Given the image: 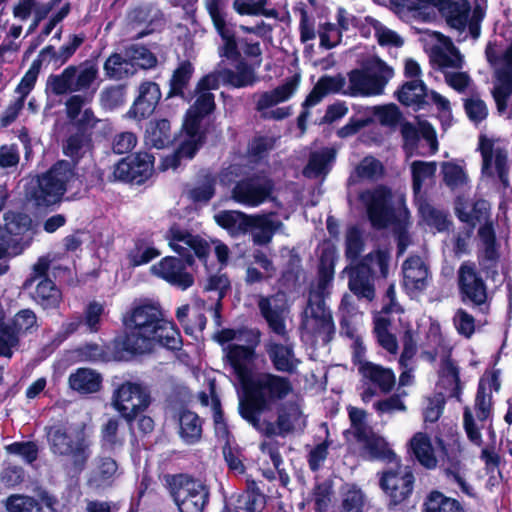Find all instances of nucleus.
Instances as JSON below:
<instances>
[{"mask_svg":"<svg viewBox=\"0 0 512 512\" xmlns=\"http://www.w3.org/2000/svg\"><path fill=\"white\" fill-rule=\"evenodd\" d=\"M444 183L452 190L465 187L469 178L463 167L453 162H443L441 164Z\"/></svg>","mask_w":512,"mask_h":512,"instance_id":"56","label":"nucleus"},{"mask_svg":"<svg viewBox=\"0 0 512 512\" xmlns=\"http://www.w3.org/2000/svg\"><path fill=\"white\" fill-rule=\"evenodd\" d=\"M284 228V223L277 218L274 212L250 216L249 231L255 245L266 246L270 244L273 236L276 233L283 232Z\"/></svg>","mask_w":512,"mask_h":512,"instance_id":"29","label":"nucleus"},{"mask_svg":"<svg viewBox=\"0 0 512 512\" xmlns=\"http://www.w3.org/2000/svg\"><path fill=\"white\" fill-rule=\"evenodd\" d=\"M163 480L179 512H203L210 495L206 484L185 473L166 474Z\"/></svg>","mask_w":512,"mask_h":512,"instance_id":"7","label":"nucleus"},{"mask_svg":"<svg viewBox=\"0 0 512 512\" xmlns=\"http://www.w3.org/2000/svg\"><path fill=\"white\" fill-rule=\"evenodd\" d=\"M179 435L187 444H194L201 439L202 421L199 416L189 410L181 411L178 415Z\"/></svg>","mask_w":512,"mask_h":512,"instance_id":"47","label":"nucleus"},{"mask_svg":"<svg viewBox=\"0 0 512 512\" xmlns=\"http://www.w3.org/2000/svg\"><path fill=\"white\" fill-rule=\"evenodd\" d=\"M274 189L273 181L262 175H254L238 181L231 191V197L239 204L257 207L270 199Z\"/></svg>","mask_w":512,"mask_h":512,"instance_id":"19","label":"nucleus"},{"mask_svg":"<svg viewBox=\"0 0 512 512\" xmlns=\"http://www.w3.org/2000/svg\"><path fill=\"white\" fill-rule=\"evenodd\" d=\"M92 95H71L65 101L66 117L77 129L76 132H85L90 136L94 131L106 135L112 131L111 123L107 119L98 118L92 108L86 107Z\"/></svg>","mask_w":512,"mask_h":512,"instance_id":"16","label":"nucleus"},{"mask_svg":"<svg viewBox=\"0 0 512 512\" xmlns=\"http://www.w3.org/2000/svg\"><path fill=\"white\" fill-rule=\"evenodd\" d=\"M172 141L171 126L167 119H160L149 123L146 129V143L162 149Z\"/></svg>","mask_w":512,"mask_h":512,"instance_id":"52","label":"nucleus"},{"mask_svg":"<svg viewBox=\"0 0 512 512\" xmlns=\"http://www.w3.org/2000/svg\"><path fill=\"white\" fill-rule=\"evenodd\" d=\"M51 453L71 462L73 469L81 472L91 457V440L84 426L56 423L45 427Z\"/></svg>","mask_w":512,"mask_h":512,"instance_id":"2","label":"nucleus"},{"mask_svg":"<svg viewBox=\"0 0 512 512\" xmlns=\"http://www.w3.org/2000/svg\"><path fill=\"white\" fill-rule=\"evenodd\" d=\"M124 53L131 65H133V68L139 66L140 68L148 69L152 68L157 63V59L153 53L144 46L132 44L125 48Z\"/></svg>","mask_w":512,"mask_h":512,"instance_id":"61","label":"nucleus"},{"mask_svg":"<svg viewBox=\"0 0 512 512\" xmlns=\"http://www.w3.org/2000/svg\"><path fill=\"white\" fill-rule=\"evenodd\" d=\"M298 85L299 76L294 75L272 90L254 94L255 109L263 119L283 120L289 117L291 115L290 107L272 108L290 99L296 92Z\"/></svg>","mask_w":512,"mask_h":512,"instance_id":"17","label":"nucleus"},{"mask_svg":"<svg viewBox=\"0 0 512 512\" xmlns=\"http://www.w3.org/2000/svg\"><path fill=\"white\" fill-rule=\"evenodd\" d=\"M478 150L482 157L481 173L487 178H497L504 187L509 184V153L499 138L480 135Z\"/></svg>","mask_w":512,"mask_h":512,"instance_id":"14","label":"nucleus"},{"mask_svg":"<svg viewBox=\"0 0 512 512\" xmlns=\"http://www.w3.org/2000/svg\"><path fill=\"white\" fill-rule=\"evenodd\" d=\"M335 159V151L331 148H322L310 154L308 163L303 174L308 178H316L326 175Z\"/></svg>","mask_w":512,"mask_h":512,"instance_id":"48","label":"nucleus"},{"mask_svg":"<svg viewBox=\"0 0 512 512\" xmlns=\"http://www.w3.org/2000/svg\"><path fill=\"white\" fill-rule=\"evenodd\" d=\"M420 129L409 122L401 124V135L404 140V148L408 153L412 154L419 141V135L422 134L423 138L428 142L431 152L435 153L438 149V142L436 139L434 129L428 123H419Z\"/></svg>","mask_w":512,"mask_h":512,"instance_id":"36","label":"nucleus"},{"mask_svg":"<svg viewBox=\"0 0 512 512\" xmlns=\"http://www.w3.org/2000/svg\"><path fill=\"white\" fill-rule=\"evenodd\" d=\"M252 336L254 339L248 345L231 344L225 349L226 358L242 383H245L250 376L251 366L255 359V347L259 342L258 333H254Z\"/></svg>","mask_w":512,"mask_h":512,"instance_id":"26","label":"nucleus"},{"mask_svg":"<svg viewBox=\"0 0 512 512\" xmlns=\"http://www.w3.org/2000/svg\"><path fill=\"white\" fill-rule=\"evenodd\" d=\"M37 317L31 309H23L15 314L11 322L0 321V355L10 358L12 348L19 342V335L37 328Z\"/></svg>","mask_w":512,"mask_h":512,"instance_id":"21","label":"nucleus"},{"mask_svg":"<svg viewBox=\"0 0 512 512\" xmlns=\"http://www.w3.org/2000/svg\"><path fill=\"white\" fill-rule=\"evenodd\" d=\"M441 0H390V8L404 21L432 22Z\"/></svg>","mask_w":512,"mask_h":512,"instance_id":"24","label":"nucleus"},{"mask_svg":"<svg viewBox=\"0 0 512 512\" xmlns=\"http://www.w3.org/2000/svg\"><path fill=\"white\" fill-rule=\"evenodd\" d=\"M403 284L409 292H420L428 283V268L418 256H413L404 261L402 266Z\"/></svg>","mask_w":512,"mask_h":512,"instance_id":"33","label":"nucleus"},{"mask_svg":"<svg viewBox=\"0 0 512 512\" xmlns=\"http://www.w3.org/2000/svg\"><path fill=\"white\" fill-rule=\"evenodd\" d=\"M393 69L379 58L369 60L362 69H354L348 74L347 91L350 96H376L393 77Z\"/></svg>","mask_w":512,"mask_h":512,"instance_id":"10","label":"nucleus"},{"mask_svg":"<svg viewBox=\"0 0 512 512\" xmlns=\"http://www.w3.org/2000/svg\"><path fill=\"white\" fill-rule=\"evenodd\" d=\"M426 512H464L459 501L446 497L440 492H432L425 502Z\"/></svg>","mask_w":512,"mask_h":512,"instance_id":"57","label":"nucleus"},{"mask_svg":"<svg viewBox=\"0 0 512 512\" xmlns=\"http://www.w3.org/2000/svg\"><path fill=\"white\" fill-rule=\"evenodd\" d=\"M69 387L80 394H92L100 390L102 376L96 370L79 368L68 378Z\"/></svg>","mask_w":512,"mask_h":512,"instance_id":"40","label":"nucleus"},{"mask_svg":"<svg viewBox=\"0 0 512 512\" xmlns=\"http://www.w3.org/2000/svg\"><path fill=\"white\" fill-rule=\"evenodd\" d=\"M347 91L346 79L342 75L323 76L321 77L313 90L307 96L303 103L304 107H310L318 104L322 98L331 93H339Z\"/></svg>","mask_w":512,"mask_h":512,"instance_id":"39","label":"nucleus"},{"mask_svg":"<svg viewBox=\"0 0 512 512\" xmlns=\"http://www.w3.org/2000/svg\"><path fill=\"white\" fill-rule=\"evenodd\" d=\"M334 276L332 262L321 260L317 281L311 285L308 302L325 304L324 299L330 294Z\"/></svg>","mask_w":512,"mask_h":512,"instance_id":"42","label":"nucleus"},{"mask_svg":"<svg viewBox=\"0 0 512 512\" xmlns=\"http://www.w3.org/2000/svg\"><path fill=\"white\" fill-rule=\"evenodd\" d=\"M359 373L365 380L374 384L385 394L390 393L396 383L395 374L390 368H385L373 362L361 363Z\"/></svg>","mask_w":512,"mask_h":512,"instance_id":"37","label":"nucleus"},{"mask_svg":"<svg viewBox=\"0 0 512 512\" xmlns=\"http://www.w3.org/2000/svg\"><path fill=\"white\" fill-rule=\"evenodd\" d=\"M419 212L426 224L434 227L437 231L441 232L448 228L449 222L446 213L435 208L430 203L422 202L419 205Z\"/></svg>","mask_w":512,"mask_h":512,"instance_id":"63","label":"nucleus"},{"mask_svg":"<svg viewBox=\"0 0 512 512\" xmlns=\"http://www.w3.org/2000/svg\"><path fill=\"white\" fill-rule=\"evenodd\" d=\"M457 288L463 304L485 312L488 309V287L476 264L464 261L457 270Z\"/></svg>","mask_w":512,"mask_h":512,"instance_id":"15","label":"nucleus"},{"mask_svg":"<svg viewBox=\"0 0 512 512\" xmlns=\"http://www.w3.org/2000/svg\"><path fill=\"white\" fill-rule=\"evenodd\" d=\"M438 44L432 48V60L438 68L444 73L445 71L461 70L464 66V56L459 49L453 44L450 37L439 32H435Z\"/></svg>","mask_w":512,"mask_h":512,"instance_id":"28","label":"nucleus"},{"mask_svg":"<svg viewBox=\"0 0 512 512\" xmlns=\"http://www.w3.org/2000/svg\"><path fill=\"white\" fill-rule=\"evenodd\" d=\"M250 216L240 211L225 210L215 214L214 219L232 236H239L249 231Z\"/></svg>","mask_w":512,"mask_h":512,"instance_id":"46","label":"nucleus"},{"mask_svg":"<svg viewBox=\"0 0 512 512\" xmlns=\"http://www.w3.org/2000/svg\"><path fill=\"white\" fill-rule=\"evenodd\" d=\"M7 512H44L42 504L32 496L13 494L5 500Z\"/></svg>","mask_w":512,"mask_h":512,"instance_id":"59","label":"nucleus"},{"mask_svg":"<svg viewBox=\"0 0 512 512\" xmlns=\"http://www.w3.org/2000/svg\"><path fill=\"white\" fill-rule=\"evenodd\" d=\"M186 261L175 257H165L151 267L153 274L182 289H187L193 282V276L186 271Z\"/></svg>","mask_w":512,"mask_h":512,"instance_id":"31","label":"nucleus"},{"mask_svg":"<svg viewBox=\"0 0 512 512\" xmlns=\"http://www.w3.org/2000/svg\"><path fill=\"white\" fill-rule=\"evenodd\" d=\"M106 75L117 80L129 77L136 71L127 57L121 54L111 55L104 63Z\"/></svg>","mask_w":512,"mask_h":512,"instance_id":"55","label":"nucleus"},{"mask_svg":"<svg viewBox=\"0 0 512 512\" xmlns=\"http://www.w3.org/2000/svg\"><path fill=\"white\" fill-rule=\"evenodd\" d=\"M122 418L111 417L101 428V441L102 445L108 449H116L122 447L125 443L127 432L132 433V429L129 430V426L124 425Z\"/></svg>","mask_w":512,"mask_h":512,"instance_id":"41","label":"nucleus"},{"mask_svg":"<svg viewBox=\"0 0 512 512\" xmlns=\"http://www.w3.org/2000/svg\"><path fill=\"white\" fill-rule=\"evenodd\" d=\"M151 404L149 389L141 383L126 381L120 384L111 397L112 407L128 424L129 430L137 416Z\"/></svg>","mask_w":512,"mask_h":512,"instance_id":"12","label":"nucleus"},{"mask_svg":"<svg viewBox=\"0 0 512 512\" xmlns=\"http://www.w3.org/2000/svg\"><path fill=\"white\" fill-rule=\"evenodd\" d=\"M159 255L160 252L156 248L149 246L144 240H137L134 248L129 251L127 259L130 267H137L150 262Z\"/></svg>","mask_w":512,"mask_h":512,"instance_id":"62","label":"nucleus"},{"mask_svg":"<svg viewBox=\"0 0 512 512\" xmlns=\"http://www.w3.org/2000/svg\"><path fill=\"white\" fill-rule=\"evenodd\" d=\"M132 174L135 176L134 182L140 184L144 182L153 171L154 157L148 153H137L128 158Z\"/></svg>","mask_w":512,"mask_h":512,"instance_id":"58","label":"nucleus"},{"mask_svg":"<svg viewBox=\"0 0 512 512\" xmlns=\"http://www.w3.org/2000/svg\"><path fill=\"white\" fill-rule=\"evenodd\" d=\"M397 95L398 100L406 106L421 105L425 103L428 92L422 80L412 79L402 85Z\"/></svg>","mask_w":512,"mask_h":512,"instance_id":"51","label":"nucleus"},{"mask_svg":"<svg viewBox=\"0 0 512 512\" xmlns=\"http://www.w3.org/2000/svg\"><path fill=\"white\" fill-rule=\"evenodd\" d=\"M486 59L493 68L492 96L500 115L512 118V38L505 49L489 43L485 49Z\"/></svg>","mask_w":512,"mask_h":512,"instance_id":"6","label":"nucleus"},{"mask_svg":"<svg viewBox=\"0 0 512 512\" xmlns=\"http://www.w3.org/2000/svg\"><path fill=\"white\" fill-rule=\"evenodd\" d=\"M301 329L303 334L330 341L335 331L331 311L325 304L308 302L303 312Z\"/></svg>","mask_w":512,"mask_h":512,"instance_id":"23","label":"nucleus"},{"mask_svg":"<svg viewBox=\"0 0 512 512\" xmlns=\"http://www.w3.org/2000/svg\"><path fill=\"white\" fill-rule=\"evenodd\" d=\"M194 67L189 61H183L174 70L170 79V91L168 96H181L184 97V89L188 86Z\"/></svg>","mask_w":512,"mask_h":512,"instance_id":"53","label":"nucleus"},{"mask_svg":"<svg viewBox=\"0 0 512 512\" xmlns=\"http://www.w3.org/2000/svg\"><path fill=\"white\" fill-rule=\"evenodd\" d=\"M75 179L76 172L69 161L59 160L30 183L26 197L36 207H51L61 202L69 185Z\"/></svg>","mask_w":512,"mask_h":512,"instance_id":"5","label":"nucleus"},{"mask_svg":"<svg viewBox=\"0 0 512 512\" xmlns=\"http://www.w3.org/2000/svg\"><path fill=\"white\" fill-rule=\"evenodd\" d=\"M128 333L123 349L132 353H144L158 343L167 349H179L182 341L179 331L166 321L158 304L144 303L134 307L125 317Z\"/></svg>","mask_w":512,"mask_h":512,"instance_id":"1","label":"nucleus"},{"mask_svg":"<svg viewBox=\"0 0 512 512\" xmlns=\"http://www.w3.org/2000/svg\"><path fill=\"white\" fill-rule=\"evenodd\" d=\"M216 180L211 175L204 176L203 180L186 190L187 197L195 203L208 202L215 194Z\"/></svg>","mask_w":512,"mask_h":512,"instance_id":"64","label":"nucleus"},{"mask_svg":"<svg viewBox=\"0 0 512 512\" xmlns=\"http://www.w3.org/2000/svg\"><path fill=\"white\" fill-rule=\"evenodd\" d=\"M160 99L161 91L157 83L142 82L138 87V96L128 111V116L136 120L148 118L154 112Z\"/></svg>","mask_w":512,"mask_h":512,"instance_id":"32","label":"nucleus"},{"mask_svg":"<svg viewBox=\"0 0 512 512\" xmlns=\"http://www.w3.org/2000/svg\"><path fill=\"white\" fill-rule=\"evenodd\" d=\"M257 304L271 331L277 336H285L287 329L284 317L286 310L284 295L260 296Z\"/></svg>","mask_w":512,"mask_h":512,"instance_id":"30","label":"nucleus"},{"mask_svg":"<svg viewBox=\"0 0 512 512\" xmlns=\"http://www.w3.org/2000/svg\"><path fill=\"white\" fill-rule=\"evenodd\" d=\"M383 173V166L381 162L374 157H365L356 167L354 172L349 177L350 183H355L358 180H375Z\"/></svg>","mask_w":512,"mask_h":512,"instance_id":"54","label":"nucleus"},{"mask_svg":"<svg viewBox=\"0 0 512 512\" xmlns=\"http://www.w3.org/2000/svg\"><path fill=\"white\" fill-rule=\"evenodd\" d=\"M293 391L291 381L272 373H259L249 387V397L240 399L239 413L250 423V417L259 418L272 405L285 399Z\"/></svg>","mask_w":512,"mask_h":512,"instance_id":"4","label":"nucleus"},{"mask_svg":"<svg viewBox=\"0 0 512 512\" xmlns=\"http://www.w3.org/2000/svg\"><path fill=\"white\" fill-rule=\"evenodd\" d=\"M166 239L169 246L183 257L188 265L193 263L194 255L201 261L206 262V258L211 251V246L206 240L178 226H172L168 230Z\"/></svg>","mask_w":512,"mask_h":512,"instance_id":"20","label":"nucleus"},{"mask_svg":"<svg viewBox=\"0 0 512 512\" xmlns=\"http://www.w3.org/2000/svg\"><path fill=\"white\" fill-rule=\"evenodd\" d=\"M343 273L348 276V288L358 298L371 302L375 298L374 269L366 264H351Z\"/></svg>","mask_w":512,"mask_h":512,"instance_id":"25","label":"nucleus"},{"mask_svg":"<svg viewBox=\"0 0 512 512\" xmlns=\"http://www.w3.org/2000/svg\"><path fill=\"white\" fill-rule=\"evenodd\" d=\"M32 298L45 310L55 309L62 301V294L52 280L43 278L37 281Z\"/></svg>","mask_w":512,"mask_h":512,"instance_id":"45","label":"nucleus"},{"mask_svg":"<svg viewBox=\"0 0 512 512\" xmlns=\"http://www.w3.org/2000/svg\"><path fill=\"white\" fill-rule=\"evenodd\" d=\"M4 227L2 231L8 238L16 239L15 237L27 236L26 243L31 240L34 231L32 228V219L29 215L24 213L8 212L4 216Z\"/></svg>","mask_w":512,"mask_h":512,"instance_id":"44","label":"nucleus"},{"mask_svg":"<svg viewBox=\"0 0 512 512\" xmlns=\"http://www.w3.org/2000/svg\"><path fill=\"white\" fill-rule=\"evenodd\" d=\"M259 433L267 437L286 436L288 434L302 432L306 427V417L300 406L295 402H287L277 410L275 423L259 418L250 417V423Z\"/></svg>","mask_w":512,"mask_h":512,"instance_id":"13","label":"nucleus"},{"mask_svg":"<svg viewBox=\"0 0 512 512\" xmlns=\"http://www.w3.org/2000/svg\"><path fill=\"white\" fill-rule=\"evenodd\" d=\"M118 470L116 461L110 457L100 458L96 468L92 471L88 485L99 489L109 486Z\"/></svg>","mask_w":512,"mask_h":512,"instance_id":"50","label":"nucleus"},{"mask_svg":"<svg viewBox=\"0 0 512 512\" xmlns=\"http://www.w3.org/2000/svg\"><path fill=\"white\" fill-rule=\"evenodd\" d=\"M98 79V67L91 61L79 65H70L60 74H52L47 79V88L56 96L83 92V95H92L93 88Z\"/></svg>","mask_w":512,"mask_h":512,"instance_id":"9","label":"nucleus"},{"mask_svg":"<svg viewBox=\"0 0 512 512\" xmlns=\"http://www.w3.org/2000/svg\"><path fill=\"white\" fill-rule=\"evenodd\" d=\"M258 81L255 68L245 60H239L234 69H222V83L234 88L253 86Z\"/></svg>","mask_w":512,"mask_h":512,"instance_id":"38","label":"nucleus"},{"mask_svg":"<svg viewBox=\"0 0 512 512\" xmlns=\"http://www.w3.org/2000/svg\"><path fill=\"white\" fill-rule=\"evenodd\" d=\"M488 203L485 200H477L470 211L457 205L455 212L460 221L465 222L474 229L476 222L486 220L488 217Z\"/></svg>","mask_w":512,"mask_h":512,"instance_id":"60","label":"nucleus"},{"mask_svg":"<svg viewBox=\"0 0 512 512\" xmlns=\"http://www.w3.org/2000/svg\"><path fill=\"white\" fill-rule=\"evenodd\" d=\"M92 147V138L85 132L70 133L62 142V152L71 160L69 163L73 169L82 159L90 156Z\"/></svg>","mask_w":512,"mask_h":512,"instance_id":"34","label":"nucleus"},{"mask_svg":"<svg viewBox=\"0 0 512 512\" xmlns=\"http://www.w3.org/2000/svg\"><path fill=\"white\" fill-rule=\"evenodd\" d=\"M279 337L283 342L270 338L265 344V350L277 371L293 373L299 363L295 357L294 343L290 340L288 331H286L285 336Z\"/></svg>","mask_w":512,"mask_h":512,"instance_id":"27","label":"nucleus"},{"mask_svg":"<svg viewBox=\"0 0 512 512\" xmlns=\"http://www.w3.org/2000/svg\"><path fill=\"white\" fill-rule=\"evenodd\" d=\"M356 441L363 445V449L370 459H382L391 464L397 462L395 453L389 448L385 439L376 435L373 430H370L364 439L358 437Z\"/></svg>","mask_w":512,"mask_h":512,"instance_id":"43","label":"nucleus"},{"mask_svg":"<svg viewBox=\"0 0 512 512\" xmlns=\"http://www.w3.org/2000/svg\"><path fill=\"white\" fill-rule=\"evenodd\" d=\"M414 476L408 466L395 462L382 474L380 485L392 504L404 502L413 491Z\"/></svg>","mask_w":512,"mask_h":512,"instance_id":"22","label":"nucleus"},{"mask_svg":"<svg viewBox=\"0 0 512 512\" xmlns=\"http://www.w3.org/2000/svg\"><path fill=\"white\" fill-rule=\"evenodd\" d=\"M492 412V395L485 384L479 383L474 411L469 406L464 407L463 426L467 438L476 446H481L484 423L490 418Z\"/></svg>","mask_w":512,"mask_h":512,"instance_id":"18","label":"nucleus"},{"mask_svg":"<svg viewBox=\"0 0 512 512\" xmlns=\"http://www.w3.org/2000/svg\"><path fill=\"white\" fill-rule=\"evenodd\" d=\"M391 197L390 190L383 186L359 193L358 199L374 228L382 229L396 223L399 228H403L408 213L405 209L396 211L391 206Z\"/></svg>","mask_w":512,"mask_h":512,"instance_id":"11","label":"nucleus"},{"mask_svg":"<svg viewBox=\"0 0 512 512\" xmlns=\"http://www.w3.org/2000/svg\"><path fill=\"white\" fill-rule=\"evenodd\" d=\"M410 446L416 459L421 465L433 469L437 465L430 438L427 434L418 432L410 440Z\"/></svg>","mask_w":512,"mask_h":512,"instance_id":"49","label":"nucleus"},{"mask_svg":"<svg viewBox=\"0 0 512 512\" xmlns=\"http://www.w3.org/2000/svg\"><path fill=\"white\" fill-rule=\"evenodd\" d=\"M438 11L449 28L457 32V41H464L468 35L479 38L485 15L481 7L471 9L467 0H441Z\"/></svg>","mask_w":512,"mask_h":512,"instance_id":"8","label":"nucleus"},{"mask_svg":"<svg viewBox=\"0 0 512 512\" xmlns=\"http://www.w3.org/2000/svg\"><path fill=\"white\" fill-rule=\"evenodd\" d=\"M439 385L448 393L449 397L455 398L458 402L462 401L463 383L460 379V369L449 356L441 360Z\"/></svg>","mask_w":512,"mask_h":512,"instance_id":"35","label":"nucleus"},{"mask_svg":"<svg viewBox=\"0 0 512 512\" xmlns=\"http://www.w3.org/2000/svg\"><path fill=\"white\" fill-rule=\"evenodd\" d=\"M195 97V102L188 109L183 124L187 139L173 154L163 159L162 170L177 169L183 159H192L203 143L201 122L215 109L214 95L212 92L195 89Z\"/></svg>","mask_w":512,"mask_h":512,"instance_id":"3","label":"nucleus"}]
</instances>
